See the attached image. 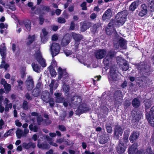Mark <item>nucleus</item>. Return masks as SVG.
I'll return each instance as SVG.
<instances>
[{"label":"nucleus","instance_id":"de8ad7c7","mask_svg":"<svg viewBox=\"0 0 154 154\" xmlns=\"http://www.w3.org/2000/svg\"><path fill=\"white\" fill-rule=\"evenodd\" d=\"M82 101V100L81 98L79 97H78L76 99V100L74 103V105H78L81 103Z\"/></svg>","mask_w":154,"mask_h":154},{"label":"nucleus","instance_id":"cd10ccee","mask_svg":"<svg viewBox=\"0 0 154 154\" xmlns=\"http://www.w3.org/2000/svg\"><path fill=\"white\" fill-rule=\"evenodd\" d=\"M40 93V91L39 88H36L32 91V94L34 97H37L39 95Z\"/></svg>","mask_w":154,"mask_h":154},{"label":"nucleus","instance_id":"ddd939ff","mask_svg":"<svg viewBox=\"0 0 154 154\" xmlns=\"http://www.w3.org/2000/svg\"><path fill=\"white\" fill-rule=\"evenodd\" d=\"M116 150L119 154H122L125 152V148L123 143L122 141H119V145L116 147Z\"/></svg>","mask_w":154,"mask_h":154},{"label":"nucleus","instance_id":"0eeeda50","mask_svg":"<svg viewBox=\"0 0 154 154\" xmlns=\"http://www.w3.org/2000/svg\"><path fill=\"white\" fill-rule=\"evenodd\" d=\"M114 102L116 104L121 103L122 101L123 97L122 92L120 90L116 91L114 94Z\"/></svg>","mask_w":154,"mask_h":154},{"label":"nucleus","instance_id":"6e6d98bb","mask_svg":"<svg viewBox=\"0 0 154 154\" xmlns=\"http://www.w3.org/2000/svg\"><path fill=\"white\" fill-rule=\"evenodd\" d=\"M9 66V65L7 63L5 64L4 65V64H1L0 65V68H4L5 70H7L8 67Z\"/></svg>","mask_w":154,"mask_h":154},{"label":"nucleus","instance_id":"69168bd1","mask_svg":"<svg viewBox=\"0 0 154 154\" xmlns=\"http://www.w3.org/2000/svg\"><path fill=\"white\" fill-rule=\"evenodd\" d=\"M124 105L127 107L131 105V102L128 100H126L124 102Z\"/></svg>","mask_w":154,"mask_h":154},{"label":"nucleus","instance_id":"4be33fe9","mask_svg":"<svg viewBox=\"0 0 154 154\" xmlns=\"http://www.w3.org/2000/svg\"><path fill=\"white\" fill-rule=\"evenodd\" d=\"M137 146L136 144H134L128 149L129 154H134L136 151H137Z\"/></svg>","mask_w":154,"mask_h":154},{"label":"nucleus","instance_id":"9b49d317","mask_svg":"<svg viewBox=\"0 0 154 154\" xmlns=\"http://www.w3.org/2000/svg\"><path fill=\"white\" fill-rule=\"evenodd\" d=\"M115 54L114 51H109L107 55L106 56L104 59L103 62L104 63L107 65L108 64L109 62L111 61V59L114 56Z\"/></svg>","mask_w":154,"mask_h":154},{"label":"nucleus","instance_id":"20e7f679","mask_svg":"<svg viewBox=\"0 0 154 154\" xmlns=\"http://www.w3.org/2000/svg\"><path fill=\"white\" fill-rule=\"evenodd\" d=\"M34 55L35 59L42 67H45L46 66L45 60L42 58L41 53L39 50H38Z\"/></svg>","mask_w":154,"mask_h":154},{"label":"nucleus","instance_id":"473e14b6","mask_svg":"<svg viewBox=\"0 0 154 154\" xmlns=\"http://www.w3.org/2000/svg\"><path fill=\"white\" fill-rule=\"evenodd\" d=\"M41 97L43 101L46 103H48V99L50 98L49 95H47L46 94H45L42 95Z\"/></svg>","mask_w":154,"mask_h":154},{"label":"nucleus","instance_id":"c85d7f7f","mask_svg":"<svg viewBox=\"0 0 154 154\" xmlns=\"http://www.w3.org/2000/svg\"><path fill=\"white\" fill-rule=\"evenodd\" d=\"M144 103L145 104V110L146 111L147 109L150 107L151 106V102L149 100L146 99L144 101Z\"/></svg>","mask_w":154,"mask_h":154},{"label":"nucleus","instance_id":"423d86ee","mask_svg":"<svg viewBox=\"0 0 154 154\" xmlns=\"http://www.w3.org/2000/svg\"><path fill=\"white\" fill-rule=\"evenodd\" d=\"M118 73V72L116 68H112L110 69V72L109 81H115L117 80L119 77Z\"/></svg>","mask_w":154,"mask_h":154},{"label":"nucleus","instance_id":"9d476101","mask_svg":"<svg viewBox=\"0 0 154 154\" xmlns=\"http://www.w3.org/2000/svg\"><path fill=\"white\" fill-rule=\"evenodd\" d=\"M26 87L28 91L32 90L33 87L34 82L31 77H29L26 81Z\"/></svg>","mask_w":154,"mask_h":154},{"label":"nucleus","instance_id":"2f4dec72","mask_svg":"<svg viewBox=\"0 0 154 154\" xmlns=\"http://www.w3.org/2000/svg\"><path fill=\"white\" fill-rule=\"evenodd\" d=\"M29 128L31 131H33L35 132H36L38 131V128L36 125H34L33 127V125L32 124H31L29 125Z\"/></svg>","mask_w":154,"mask_h":154},{"label":"nucleus","instance_id":"aec40b11","mask_svg":"<svg viewBox=\"0 0 154 154\" xmlns=\"http://www.w3.org/2000/svg\"><path fill=\"white\" fill-rule=\"evenodd\" d=\"M106 51L105 49H100L97 51V59H101L103 58L106 54Z\"/></svg>","mask_w":154,"mask_h":154},{"label":"nucleus","instance_id":"603ef678","mask_svg":"<svg viewBox=\"0 0 154 154\" xmlns=\"http://www.w3.org/2000/svg\"><path fill=\"white\" fill-rule=\"evenodd\" d=\"M39 24L41 25H42L44 22L45 19L42 15H40L39 16Z\"/></svg>","mask_w":154,"mask_h":154},{"label":"nucleus","instance_id":"393cba45","mask_svg":"<svg viewBox=\"0 0 154 154\" xmlns=\"http://www.w3.org/2000/svg\"><path fill=\"white\" fill-rule=\"evenodd\" d=\"M23 23L27 31H30L31 29V23L29 20H26L23 21Z\"/></svg>","mask_w":154,"mask_h":154},{"label":"nucleus","instance_id":"680f3d73","mask_svg":"<svg viewBox=\"0 0 154 154\" xmlns=\"http://www.w3.org/2000/svg\"><path fill=\"white\" fill-rule=\"evenodd\" d=\"M5 51H0V53L2 57V59H5L6 57Z\"/></svg>","mask_w":154,"mask_h":154},{"label":"nucleus","instance_id":"37998d69","mask_svg":"<svg viewBox=\"0 0 154 154\" xmlns=\"http://www.w3.org/2000/svg\"><path fill=\"white\" fill-rule=\"evenodd\" d=\"M42 10L44 11H46L47 12H49L51 11V9L49 6L44 5L42 7Z\"/></svg>","mask_w":154,"mask_h":154},{"label":"nucleus","instance_id":"13d9d810","mask_svg":"<svg viewBox=\"0 0 154 154\" xmlns=\"http://www.w3.org/2000/svg\"><path fill=\"white\" fill-rule=\"evenodd\" d=\"M8 25L7 24H4L3 23H0V28L1 29H3L5 28H7Z\"/></svg>","mask_w":154,"mask_h":154},{"label":"nucleus","instance_id":"5701e85b","mask_svg":"<svg viewBox=\"0 0 154 154\" xmlns=\"http://www.w3.org/2000/svg\"><path fill=\"white\" fill-rule=\"evenodd\" d=\"M27 39L29 40L28 41L26 42V45L27 46H30L31 44H32L34 41H35V35H28Z\"/></svg>","mask_w":154,"mask_h":154},{"label":"nucleus","instance_id":"4c0bfd02","mask_svg":"<svg viewBox=\"0 0 154 154\" xmlns=\"http://www.w3.org/2000/svg\"><path fill=\"white\" fill-rule=\"evenodd\" d=\"M22 106L24 110H27L29 109L28 103L26 101L24 100L23 101Z\"/></svg>","mask_w":154,"mask_h":154},{"label":"nucleus","instance_id":"f257e3e1","mask_svg":"<svg viewBox=\"0 0 154 154\" xmlns=\"http://www.w3.org/2000/svg\"><path fill=\"white\" fill-rule=\"evenodd\" d=\"M128 12L126 10H124L118 12L116 15L115 19L119 24H123L125 22L128 15Z\"/></svg>","mask_w":154,"mask_h":154},{"label":"nucleus","instance_id":"72a5a7b5","mask_svg":"<svg viewBox=\"0 0 154 154\" xmlns=\"http://www.w3.org/2000/svg\"><path fill=\"white\" fill-rule=\"evenodd\" d=\"M114 29L112 27H107L106 28V32L108 35H110L113 32Z\"/></svg>","mask_w":154,"mask_h":154},{"label":"nucleus","instance_id":"ea45409f","mask_svg":"<svg viewBox=\"0 0 154 154\" xmlns=\"http://www.w3.org/2000/svg\"><path fill=\"white\" fill-rule=\"evenodd\" d=\"M106 128L107 131L109 133H111L112 131V128L109 124H106Z\"/></svg>","mask_w":154,"mask_h":154},{"label":"nucleus","instance_id":"5fc2aeb1","mask_svg":"<svg viewBox=\"0 0 154 154\" xmlns=\"http://www.w3.org/2000/svg\"><path fill=\"white\" fill-rule=\"evenodd\" d=\"M75 24L73 21H71L70 24V26L69 29L70 30H73L74 29Z\"/></svg>","mask_w":154,"mask_h":154},{"label":"nucleus","instance_id":"0e129e2a","mask_svg":"<svg viewBox=\"0 0 154 154\" xmlns=\"http://www.w3.org/2000/svg\"><path fill=\"white\" fill-rule=\"evenodd\" d=\"M25 96L26 98V99L29 100H32V97L31 96H30L29 94L27 93L25 94Z\"/></svg>","mask_w":154,"mask_h":154},{"label":"nucleus","instance_id":"f704fd0d","mask_svg":"<svg viewBox=\"0 0 154 154\" xmlns=\"http://www.w3.org/2000/svg\"><path fill=\"white\" fill-rule=\"evenodd\" d=\"M121 66L122 70L123 71H126L129 68L128 65L126 61H125L123 63V64Z\"/></svg>","mask_w":154,"mask_h":154},{"label":"nucleus","instance_id":"a878e982","mask_svg":"<svg viewBox=\"0 0 154 154\" xmlns=\"http://www.w3.org/2000/svg\"><path fill=\"white\" fill-rule=\"evenodd\" d=\"M32 66L33 70L38 73H39L40 71L41 66L37 64H35V63H32Z\"/></svg>","mask_w":154,"mask_h":154},{"label":"nucleus","instance_id":"4468645a","mask_svg":"<svg viewBox=\"0 0 154 154\" xmlns=\"http://www.w3.org/2000/svg\"><path fill=\"white\" fill-rule=\"evenodd\" d=\"M92 25V24L90 22L84 21L81 26V29L82 32L86 30Z\"/></svg>","mask_w":154,"mask_h":154},{"label":"nucleus","instance_id":"f8f14e48","mask_svg":"<svg viewBox=\"0 0 154 154\" xmlns=\"http://www.w3.org/2000/svg\"><path fill=\"white\" fill-rule=\"evenodd\" d=\"M140 133L138 131H134L132 132L129 137L130 141L132 143L136 141Z\"/></svg>","mask_w":154,"mask_h":154},{"label":"nucleus","instance_id":"f3484780","mask_svg":"<svg viewBox=\"0 0 154 154\" xmlns=\"http://www.w3.org/2000/svg\"><path fill=\"white\" fill-rule=\"evenodd\" d=\"M73 38L76 42H79L83 38V36L81 34L76 33L74 32L71 33Z\"/></svg>","mask_w":154,"mask_h":154},{"label":"nucleus","instance_id":"c9c22d12","mask_svg":"<svg viewBox=\"0 0 154 154\" xmlns=\"http://www.w3.org/2000/svg\"><path fill=\"white\" fill-rule=\"evenodd\" d=\"M48 145L47 144L38 143L37 144L38 147L39 148H42V149H47L48 148Z\"/></svg>","mask_w":154,"mask_h":154},{"label":"nucleus","instance_id":"bb28decb","mask_svg":"<svg viewBox=\"0 0 154 154\" xmlns=\"http://www.w3.org/2000/svg\"><path fill=\"white\" fill-rule=\"evenodd\" d=\"M132 104L134 107L137 108L140 106V102L138 99L135 98L132 100Z\"/></svg>","mask_w":154,"mask_h":154},{"label":"nucleus","instance_id":"4d7b16f0","mask_svg":"<svg viewBox=\"0 0 154 154\" xmlns=\"http://www.w3.org/2000/svg\"><path fill=\"white\" fill-rule=\"evenodd\" d=\"M114 20L113 19H111L108 24V27L112 28V26L114 25Z\"/></svg>","mask_w":154,"mask_h":154},{"label":"nucleus","instance_id":"052dcab7","mask_svg":"<svg viewBox=\"0 0 154 154\" xmlns=\"http://www.w3.org/2000/svg\"><path fill=\"white\" fill-rule=\"evenodd\" d=\"M149 122L152 126L154 127V117L153 118H151Z\"/></svg>","mask_w":154,"mask_h":154},{"label":"nucleus","instance_id":"7c9ffc66","mask_svg":"<svg viewBox=\"0 0 154 154\" xmlns=\"http://www.w3.org/2000/svg\"><path fill=\"white\" fill-rule=\"evenodd\" d=\"M16 133L17 137L19 139L22 136L24 135L23 131L19 129H17Z\"/></svg>","mask_w":154,"mask_h":154},{"label":"nucleus","instance_id":"79ce46f5","mask_svg":"<svg viewBox=\"0 0 154 154\" xmlns=\"http://www.w3.org/2000/svg\"><path fill=\"white\" fill-rule=\"evenodd\" d=\"M48 103H49L50 106L51 107H53L54 105V99L52 97H50L48 99Z\"/></svg>","mask_w":154,"mask_h":154},{"label":"nucleus","instance_id":"a211bd4d","mask_svg":"<svg viewBox=\"0 0 154 154\" xmlns=\"http://www.w3.org/2000/svg\"><path fill=\"white\" fill-rule=\"evenodd\" d=\"M112 10L111 8H109L106 10L103 14L102 18L104 20H106L110 18L112 15Z\"/></svg>","mask_w":154,"mask_h":154},{"label":"nucleus","instance_id":"6ab92c4d","mask_svg":"<svg viewBox=\"0 0 154 154\" xmlns=\"http://www.w3.org/2000/svg\"><path fill=\"white\" fill-rule=\"evenodd\" d=\"M137 68L138 69H140L141 72H147L149 69V66L143 63L139 65Z\"/></svg>","mask_w":154,"mask_h":154},{"label":"nucleus","instance_id":"58836bf2","mask_svg":"<svg viewBox=\"0 0 154 154\" xmlns=\"http://www.w3.org/2000/svg\"><path fill=\"white\" fill-rule=\"evenodd\" d=\"M58 72L59 74L63 75L64 74H65L64 75H66V73L67 74L66 70L64 69H63L60 67H59L58 68Z\"/></svg>","mask_w":154,"mask_h":154},{"label":"nucleus","instance_id":"f03ea898","mask_svg":"<svg viewBox=\"0 0 154 154\" xmlns=\"http://www.w3.org/2000/svg\"><path fill=\"white\" fill-rule=\"evenodd\" d=\"M113 47L115 49H117L120 46L121 48L124 47L126 43V42L125 39L122 38H119L116 37L113 41Z\"/></svg>","mask_w":154,"mask_h":154},{"label":"nucleus","instance_id":"39448f33","mask_svg":"<svg viewBox=\"0 0 154 154\" xmlns=\"http://www.w3.org/2000/svg\"><path fill=\"white\" fill-rule=\"evenodd\" d=\"M50 49L52 57H53L59 53L60 47L59 43L54 42L51 45Z\"/></svg>","mask_w":154,"mask_h":154},{"label":"nucleus","instance_id":"a19ab883","mask_svg":"<svg viewBox=\"0 0 154 154\" xmlns=\"http://www.w3.org/2000/svg\"><path fill=\"white\" fill-rule=\"evenodd\" d=\"M12 107V103H10L8 104H6L5 105V111L8 112L9 110V108L11 109Z\"/></svg>","mask_w":154,"mask_h":154},{"label":"nucleus","instance_id":"c756f323","mask_svg":"<svg viewBox=\"0 0 154 154\" xmlns=\"http://www.w3.org/2000/svg\"><path fill=\"white\" fill-rule=\"evenodd\" d=\"M49 72L51 75L52 77H55L57 75V72H56L54 68H52L51 66H50L49 67Z\"/></svg>","mask_w":154,"mask_h":154},{"label":"nucleus","instance_id":"a18cd8bd","mask_svg":"<svg viewBox=\"0 0 154 154\" xmlns=\"http://www.w3.org/2000/svg\"><path fill=\"white\" fill-rule=\"evenodd\" d=\"M43 121V118L41 116H38L37 118V122L38 125H40L41 123Z\"/></svg>","mask_w":154,"mask_h":154},{"label":"nucleus","instance_id":"1a4fd4ad","mask_svg":"<svg viewBox=\"0 0 154 154\" xmlns=\"http://www.w3.org/2000/svg\"><path fill=\"white\" fill-rule=\"evenodd\" d=\"M123 132V130L120 125L116 126L114 129V137L117 139H118L119 137V135L122 136Z\"/></svg>","mask_w":154,"mask_h":154},{"label":"nucleus","instance_id":"8fccbe9b","mask_svg":"<svg viewBox=\"0 0 154 154\" xmlns=\"http://www.w3.org/2000/svg\"><path fill=\"white\" fill-rule=\"evenodd\" d=\"M147 12V11L141 10L139 12L138 15L139 16L143 17L146 15Z\"/></svg>","mask_w":154,"mask_h":154},{"label":"nucleus","instance_id":"864d4df0","mask_svg":"<svg viewBox=\"0 0 154 154\" xmlns=\"http://www.w3.org/2000/svg\"><path fill=\"white\" fill-rule=\"evenodd\" d=\"M81 6L82 7V10H86L87 9V7L86 6V2H83V3L81 4Z\"/></svg>","mask_w":154,"mask_h":154},{"label":"nucleus","instance_id":"c03bdc74","mask_svg":"<svg viewBox=\"0 0 154 154\" xmlns=\"http://www.w3.org/2000/svg\"><path fill=\"white\" fill-rule=\"evenodd\" d=\"M66 36H65L63 37V39L62 40V42H63L65 43L64 45H67L69 44V43L70 42V41L69 38V39H66Z\"/></svg>","mask_w":154,"mask_h":154},{"label":"nucleus","instance_id":"09e8293b","mask_svg":"<svg viewBox=\"0 0 154 154\" xmlns=\"http://www.w3.org/2000/svg\"><path fill=\"white\" fill-rule=\"evenodd\" d=\"M58 129L61 131H66L65 127L63 125H58Z\"/></svg>","mask_w":154,"mask_h":154},{"label":"nucleus","instance_id":"774afa93","mask_svg":"<svg viewBox=\"0 0 154 154\" xmlns=\"http://www.w3.org/2000/svg\"><path fill=\"white\" fill-rule=\"evenodd\" d=\"M135 154H145L144 150L142 149L138 150Z\"/></svg>","mask_w":154,"mask_h":154},{"label":"nucleus","instance_id":"e433bc0d","mask_svg":"<svg viewBox=\"0 0 154 154\" xmlns=\"http://www.w3.org/2000/svg\"><path fill=\"white\" fill-rule=\"evenodd\" d=\"M13 130L14 128L9 130L4 134V137H7L9 136H12L13 135Z\"/></svg>","mask_w":154,"mask_h":154},{"label":"nucleus","instance_id":"412c9836","mask_svg":"<svg viewBox=\"0 0 154 154\" xmlns=\"http://www.w3.org/2000/svg\"><path fill=\"white\" fill-rule=\"evenodd\" d=\"M42 32L43 34V36L41 35L40 38L41 41L43 42H46L48 40V38L47 37L48 33L46 29L45 28H43L42 30Z\"/></svg>","mask_w":154,"mask_h":154},{"label":"nucleus","instance_id":"e2e57ef3","mask_svg":"<svg viewBox=\"0 0 154 154\" xmlns=\"http://www.w3.org/2000/svg\"><path fill=\"white\" fill-rule=\"evenodd\" d=\"M141 8L142 10L145 11L147 12V6L145 4H143L142 5H141Z\"/></svg>","mask_w":154,"mask_h":154},{"label":"nucleus","instance_id":"bf43d9fd","mask_svg":"<svg viewBox=\"0 0 154 154\" xmlns=\"http://www.w3.org/2000/svg\"><path fill=\"white\" fill-rule=\"evenodd\" d=\"M64 53L66 56H68L72 54V52L71 51L66 50L64 51Z\"/></svg>","mask_w":154,"mask_h":154},{"label":"nucleus","instance_id":"dca6fc26","mask_svg":"<svg viewBox=\"0 0 154 154\" xmlns=\"http://www.w3.org/2000/svg\"><path fill=\"white\" fill-rule=\"evenodd\" d=\"M22 146L24 148L26 149H29L30 148L34 149L36 147V144L35 143H33L31 141L28 143L24 142L22 143Z\"/></svg>","mask_w":154,"mask_h":154},{"label":"nucleus","instance_id":"338daca9","mask_svg":"<svg viewBox=\"0 0 154 154\" xmlns=\"http://www.w3.org/2000/svg\"><path fill=\"white\" fill-rule=\"evenodd\" d=\"M149 9L151 11H154V4L149 5Z\"/></svg>","mask_w":154,"mask_h":154},{"label":"nucleus","instance_id":"49530a36","mask_svg":"<svg viewBox=\"0 0 154 154\" xmlns=\"http://www.w3.org/2000/svg\"><path fill=\"white\" fill-rule=\"evenodd\" d=\"M146 116L147 120L149 122L151 118H153V116H152V115L151 114L150 112L149 113L147 112L146 114Z\"/></svg>","mask_w":154,"mask_h":154},{"label":"nucleus","instance_id":"7ed1b4c3","mask_svg":"<svg viewBox=\"0 0 154 154\" xmlns=\"http://www.w3.org/2000/svg\"><path fill=\"white\" fill-rule=\"evenodd\" d=\"M89 110V108L85 103H82L78 106L75 112L76 115L80 116L81 114L87 112Z\"/></svg>","mask_w":154,"mask_h":154},{"label":"nucleus","instance_id":"3c124183","mask_svg":"<svg viewBox=\"0 0 154 154\" xmlns=\"http://www.w3.org/2000/svg\"><path fill=\"white\" fill-rule=\"evenodd\" d=\"M58 22L60 23H64L66 22L65 18L63 17H59L58 19Z\"/></svg>","mask_w":154,"mask_h":154},{"label":"nucleus","instance_id":"2eb2a0df","mask_svg":"<svg viewBox=\"0 0 154 154\" xmlns=\"http://www.w3.org/2000/svg\"><path fill=\"white\" fill-rule=\"evenodd\" d=\"M100 135V133L98 134V135L100 134V138L99 139V143L100 144H104L106 143L109 139L108 136L105 134H103L102 133Z\"/></svg>","mask_w":154,"mask_h":154},{"label":"nucleus","instance_id":"b1692460","mask_svg":"<svg viewBox=\"0 0 154 154\" xmlns=\"http://www.w3.org/2000/svg\"><path fill=\"white\" fill-rule=\"evenodd\" d=\"M139 1L136 0L133 2L129 6V10L132 11H134L138 6Z\"/></svg>","mask_w":154,"mask_h":154},{"label":"nucleus","instance_id":"6e6552de","mask_svg":"<svg viewBox=\"0 0 154 154\" xmlns=\"http://www.w3.org/2000/svg\"><path fill=\"white\" fill-rule=\"evenodd\" d=\"M131 115L132 116V123H135L138 122L142 117V115L140 112H137L135 111H131Z\"/></svg>","mask_w":154,"mask_h":154}]
</instances>
